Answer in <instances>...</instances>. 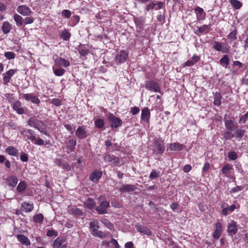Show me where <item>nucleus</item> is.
Returning a JSON list of instances; mask_svg holds the SVG:
<instances>
[{"label":"nucleus","instance_id":"nucleus-35","mask_svg":"<svg viewBox=\"0 0 248 248\" xmlns=\"http://www.w3.org/2000/svg\"><path fill=\"white\" fill-rule=\"evenodd\" d=\"M246 132L245 130L237 129L235 132L234 137L236 139H242Z\"/></svg>","mask_w":248,"mask_h":248},{"label":"nucleus","instance_id":"nucleus-56","mask_svg":"<svg viewBox=\"0 0 248 248\" xmlns=\"http://www.w3.org/2000/svg\"><path fill=\"white\" fill-rule=\"evenodd\" d=\"M33 95L32 93H25L23 94V98L27 101H31Z\"/></svg>","mask_w":248,"mask_h":248},{"label":"nucleus","instance_id":"nucleus-45","mask_svg":"<svg viewBox=\"0 0 248 248\" xmlns=\"http://www.w3.org/2000/svg\"><path fill=\"white\" fill-rule=\"evenodd\" d=\"M95 126L99 128H101L103 127L104 125V120L102 119H98L94 122Z\"/></svg>","mask_w":248,"mask_h":248},{"label":"nucleus","instance_id":"nucleus-15","mask_svg":"<svg viewBox=\"0 0 248 248\" xmlns=\"http://www.w3.org/2000/svg\"><path fill=\"white\" fill-rule=\"evenodd\" d=\"M225 126L226 128L229 131H232L235 130L237 127L236 123H234V121L231 119H225L224 121Z\"/></svg>","mask_w":248,"mask_h":248},{"label":"nucleus","instance_id":"nucleus-16","mask_svg":"<svg viewBox=\"0 0 248 248\" xmlns=\"http://www.w3.org/2000/svg\"><path fill=\"white\" fill-rule=\"evenodd\" d=\"M16 69H10L8 70L4 75L3 78V83L4 85H7L10 80L11 77L16 72Z\"/></svg>","mask_w":248,"mask_h":248},{"label":"nucleus","instance_id":"nucleus-40","mask_svg":"<svg viewBox=\"0 0 248 248\" xmlns=\"http://www.w3.org/2000/svg\"><path fill=\"white\" fill-rule=\"evenodd\" d=\"M71 34L67 30H64L62 31L60 37L64 40L67 41L69 39Z\"/></svg>","mask_w":248,"mask_h":248},{"label":"nucleus","instance_id":"nucleus-4","mask_svg":"<svg viewBox=\"0 0 248 248\" xmlns=\"http://www.w3.org/2000/svg\"><path fill=\"white\" fill-rule=\"evenodd\" d=\"M53 248H67L66 239L63 236L57 237L53 242Z\"/></svg>","mask_w":248,"mask_h":248},{"label":"nucleus","instance_id":"nucleus-1","mask_svg":"<svg viewBox=\"0 0 248 248\" xmlns=\"http://www.w3.org/2000/svg\"><path fill=\"white\" fill-rule=\"evenodd\" d=\"M98 204L95 210L99 214H105L107 213V208L109 206V202L106 200L103 196H100L98 199Z\"/></svg>","mask_w":248,"mask_h":248},{"label":"nucleus","instance_id":"nucleus-6","mask_svg":"<svg viewBox=\"0 0 248 248\" xmlns=\"http://www.w3.org/2000/svg\"><path fill=\"white\" fill-rule=\"evenodd\" d=\"M145 88L151 91L160 92V88L159 85L154 81H147L145 84Z\"/></svg>","mask_w":248,"mask_h":248},{"label":"nucleus","instance_id":"nucleus-49","mask_svg":"<svg viewBox=\"0 0 248 248\" xmlns=\"http://www.w3.org/2000/svg\"><path fill=\"white\" fill-rule=\"evenodd\" d=\"M237 31L234 30L232 31L228 36V39H231L232 40H235L236 39Z\"/></svg>","mask_w":248,"mask_h":248},{"label":"nucleus","instance_id":"nucleus-47","mask_svg":"<svg viewBox=\"0 0 248 248\" xmlns=\"http://www.w3.org/2000/svg\"><path fill=\"white\" fill-rule=\"evenodd\" d=\"M36 119L34 117H31L28 121L29 124L35 128H38L36 124Z\"/></svg>","mask_w":248,"mask_h":248},{"label":"nucleus","instance_id":"nucleus-18","mask_svg":"<svg viewBox=\"0 0 248 248\" xmlns=\"http://www.w3.org/2000/svg\"><path fill=\"white\" fill-rule=\"evenodd\" d=\"M55 66H63L65 67L70 65V62L67 60L62 58H57L55 60Z\"/></svg>","mask_w":248,"mask_h":248},{"label":"nucleus","instance_id":"nucleus-2","mask_svg":"<svg viewBox=\"0 0 248 248\" xmlns=\"http://www.w3.org/2000/svg\"><path fill=\"white\" fill-rule=\"evenodd\" d=\"M90 227L93 235L100 238H104L106 236V234L105 233L101 231H98L99 225L98 222L97 220L91 221L90 223Z\"/></svg>","mask_w":248,"mask_h":248},{"label":"nucleus","instance_id":"nucleus-50","mask_svg":"<svg viewBox=\"0 0 248 248\" xmlns=\"http://www.w3.org/2000/svg\"><path fill=\"white\" fill-rule=\"evenodd\" d=\"M4 56L6 58H7L8 59H14L15 57V54L13 53V52H6L4 53Z\"/></svg>","mask_w":248,"mask_h":248},{"label":"nucleus","instance_id":"nucleus-59","mask_svg":"<svg viewBox=\"0 0 248 248\" xmlns=\"http://www.w3.org/2000/svg\"><path fill=\"white\" fill-rule=\"evenodd\" d=\"M33 18L32 17H27L24 20V22L25 24H31L33 22Z\"/></svg>","mask_w":248,"mask_h":248},{"label":"nucleus","instance_id":"nucleus-23","mask_svg":"<svg viewBox=\"0 0 248 248\" xmlns=\"http://www.w3.org/2000/svg\"><path fill=\"white\" fill-rule=\"evenodd\" d=\"M184 145L179 142L171 143L170 145V149L173 151H179L183 149Z\"/></svg>","mask_w":248,"mask_h":248},{"label":"nucleus","instance_id":"nucleus-44","mask_svg":"<svg viewBox=\"0 0 248 248\" xmlns=\"http://www.w3.org/2000/svg\"><path fill=\"white\" fill-rule=\"evenodd\" d=\"M69 145L67 146V148L70 151H73L76 145V140H71L69 141Z\"/></svg>","mask_w":248,"mask_h":248},{"label":"nucleus","instance_id":"nucleus-31","mask_svg":"<svg viewBox=\"0 0 248 248\" xmlns=\"http://www.w3.org/2000/svg\"><path fill=\"white\" fill-rule=\"evenodd\" d=\"M221 95L219 93H216L215 94L214 104L215 105L219 106L221 105Z\"/></svg>","mask_w":248,"mask_h":248},{"label":"nucleus","instance_id":"nucleus-53","mask_svg":"<svg viewBox=\"0 0 248 248\" xmlns=\"http://www.w3.org/2000/svg\"><path fill=\"white\" fill-rule=\"evenodd\" d=\"M46 235L49 237L57 236L58 233L53 230H48L46 232Z\"/></svg>","mask_w":248,"mask_h":248},{"label":"nucleus","instance_id":"nucleus-12","mask_svg":"<svg viewBox=\"0 0 248 248\" xmlns=\"http://www.w3.org/2000/svg\"><path fill=\"white\" fill-rule=\"evenodd\" d=\"M216 229L213 233V237L215 239H218L222 232V224L219 222H217L216 224Z\"/></svg>","mask_w":248,"mask_h":248},{"label":"nucleus","instance_id":"nucleus-30","mask_svg":"<svg viewBox=\"0 0 248 248\" xmlns=\"http://www.w3.org/2000/svg\"><path fill=\"white\" fill-rule=\"evenodd\" d=\"M56 66L55 65L53 66V71L54 74L57 76H62L65 72V70L62 68H56Z\"/></svg>","mask_w":248,"mask_h":248},{"label":"nucleus","instance_id":"nucleus-60","mask_svg":"<svg viewBox=\"0 0 248 248\" xmlns=\"http://www.w3.org/2000/svg\"><path fill=\"white\" fill-rule=\"evenodd\" d=\"M155 6V3L150 2L145 8L146 10L149 11L150 10L153 9Z\"/></svg>","mask_w":248,"mask_h":248},{"label":"nucleus","instance_id":"nucleus-26","mask_svg":"<svg viewBox=\"0 0 248 248\" xmlns=\"http://www.w3.org/2000/svg\"><path fill=\"white\" fill-rule=\"evenodd\" d=\"M212 25L209 24L208 25H204L201 27H199L198 31L199 33H208L211 30V27Z\"/></svg>","mask_w":248,"mask_h":248},{"label":"nucleus","instance_id":"nucleus-61","mask_svg":"<svg viewBox=\"0 0 248 248\" xmlns=\"http://www.w3.org/2000/svg\"><path fill=\"white\" fill-rule=\"evenodd\" d=\"M170 207L173 211H175L178 209L179 204L177 202H173L170 205Z\"/></svg>","mask_w":248,"mask_h":248},{"label":"nucleus","instance_id":"nucleus-64","mask_svg":"<svg viewBox=\"0 0 248 248\" xmlns=\"http://www.w3.org/2000/svg\"><path fill=\"white\" fill-rule=\"evenodd\" d=\"M155 9L156 10L161 9L164 7V3L161 1L155 3Z\"/></svg>","mask_w":248,"mask_h":248},{"label":"nucleus","instance_id":"nucleus-7","mask_svg":"<svg viewBox=\"0 0 248 248\" xmlns=\"http://www.w3.org/2000/svg\"><path fill=\"white\" fill-rule=\"evenodd\" d=\"M237 231L238 229L237 223L234 220L232 221L231 222L229 223L228 226V233L230 235L232 236L233 235H234L237 233Z\"/></svg>","mask_w":248,"mask_h":248},{"label":"nucleus","instance_id":"nucleus-46","mask_svg":"<svg viewBox=\"0 0 248 248\" xmlns=\"http://www.w3.org/2000/svg\"><path fill=\"white\" fill-rule=\"evenodd\" d=\"M224 137L226 140H231L234 137V134L231 131L228 130L224 133Z\"/></svg>","mask_w":248,"mask_h":248},{"label":"nucleus","instance_id":"nucleus-38","mask_svg":"<svg viewBox=\"0 0 248 248\" xmlns=\"http://www.w3.org/2000/svg\"><path fill=\"white\" fill-rule=\"evenodd\" d=\"M14 18L18 26H21L23 25V18L20 16L18 14H15Z\"/></svg>","mask_w":248,"mask_h":248},{"label":"nucleus","instance_id":"nucleus-13","mask_svg":"<svg viewBox=\"0 0 248 248\" xmlns=\"http://www.w3.org/2000/svg\"><path fill=\"white\" fill-rule=\"evenodd\" d=\"M13 108L15 110L18 114H22L25 113V109L24 108L22 107V104L21 102L17 100L16 101L12 106Z\"/></svg>","mask_w":248,"mask_h":248},{"label":"nucleus","instance_id":"nucleus-52","mask_svg":"<svg viewBox=\"0 0 248 248\" xmlns=\"http://www.w3.org/2000/svg\"><path fill=\"white\" fill-rule=\"evenodd\" d=\"M248 119V111L243 116H242L240 119V123L245 124L247 120Z\"/></svg>","mask_w":248,"mask_h":248},{"label":"nucleus","instance_id":"nucleus-48","mask_svg":"<svg viewBox=\"0 0 248 248\" xmlns=\"http://www.w3.org/2000/svg\"><path fill=\"white\" fill-rule=\"evenodd\" d=\"M159 176V171H156V170H153L149 175V178L151 179H154L156 178Z\"/></svg>","mask_w":248,"mask_h":248},{"label":"nucleus","instance_id":"nucleus-58","mask_svg":"<svg viewBox=\"0 0 248 248\" xmlns=\"http://www.w3.org/2000/svg\"><path fill=\"white\" fill-rule=\"evenodd\" d=\"M51 103L56 106H59L61 105V100L58 98H54L52 99Z\"/></svg>","mask_w":248,"mask_h":248},{"label":"nucleus","instance_id":"nucleus-14","mask_svg":"<svg viewBox=\"0 0 248 248\" xmlns=\"http://www.w3.org/2000/svg\"><path fill=\"white\" fill-rule=\"evenodd\" d=\"M213 47L218 51H221L224 53H228L229 51V49L228 47L223 46L220 43L217 41H214L213 43Z\"/></svg>","mask_w":248,"mask_h":248},{"label":"nucleus","instance_id":"nucleus-37","mask_svg":"<svg viewBox=\"0 0 248 248\" xmlns=\"http://www.w3.org/2000/svg\"><path fill=\"white\" fill-rule=\"evenodd\" d=\"M95 203L93 199L89 198L85 202V205L86 207L90 209H92L95 206Z\"/></svg>","mask_w":248,"mask_h":248},{"label":"nucleus","instance_id":"nucleus-55","mask_svg":"<svg viewBox=\"0 0 248 248\" xmlns=\"http://www.w3.org/2000/svg\"><path fill=\"white\" fill-rule=\"evenodd\" d=\"M62 15L66 18H69L71 16V12L68 10H64L62 11Z\"/></svg>","mask_w":248,"mask_h":248},{"label":"nucleus","instance_id":"nucleus-62","mask_svg":"<svg viewBox=\"0 0 248 248\" xmlns=\"http://www.w3.org/2000/svg\"><path fill=\"white\" fill-rule=\"evenodd\" d=\"M31 101L33 103H34V104H36L37 105H39L40 102L39 99L36 96H35V95L33 96V97H32V99L31 100Z\"/></svg>","mask_w":248,"mask_h":248},{"label":"nucleus","instance_id":"nucleus-43","mask_svg":"<svg viewBox=\"0 0 248 248\" xmlns=\"http://www.w3.org/2000/svg\"><path fill=\"white\" fill-rule=\"evenodd\" d=\"M35 223H41L44 219V216L42 214H38L35 215L33 218Z\"/></svg>","mask_w":248,"mask_h":248},{"label":"nucleus","instance_id":"nucleus-24","mask_svg":"<svg viewBox=\"0 0 248 248\" xmlns=\"http://www.w3.org/2000/svg\"><path fill=\"white\" fill-rule=\"evenodd\" d=\"M33 203L24 202L21 205V210L26 212H30L33 209Z\"/></svg>","mask_w":248,"mask_h":248},{"label":"nucleus","instance_id":"nucleus-34","mask_svg":"<svg viewBox=\"0 0 248 248\" xmlns=\"http://www.w3.org/2000/svg\"><path fill=\"white\" fill-rule=\"evenodd\" d=\"M11 25L8 22H4L2 26V30L4 33L7 34L11 30Z\"/></svg>","mask_w":248,"mask_h":248},{"label":"nucleus","instance_id":"nucleus-10","mask_svg":"<svg viewBox=\"0 0 248 248\" xmlns=\"http://www.w3.org/2000/svg\"><path fill=\"white\" fill-rule=\"evenodd\" d=\"M17 11L20 14L24 16H28L31 14V9L26 5H20L17 8Z\"/></svg>","mask_w":248,"mask_h":248},{"label":"nucleus","instance_id":"nucleus-17","mask_svg":"<svg viewBox=\"0 0 248 248\" xmlns=\"http://www.w3.org/2000/svg\"><path fill=\"white\" fill-rule=\"evenodd\" d=\"M136 189L135 185L126 184L123 185L119 189V191L121 193H126L133 191Z\"/></svg>","mask_w":248,"mask_h":248},{"label":"nucleus","instance_id":"nucleus-27","mask_svg":"<svg viewBox=\"0 0 248 248\" xmlns=\"http://www.w3.org/2000/svg\"><path fill=\"white\" fill-rule=\"evenodd\" d=\"M137 230L145 234H147L148 235H151L152 234V232L149 229L146 227H142L140 225L136 226Z\"/></svg>","mask_w":248,"mask_h":248},{"label":"nucleus","instance_id":"nucleus-33","mask_svg":"<svg viewBox=\"0 0 248 248\" xmlns=\"http://www.w3.org/2000/svg\"><path fill=\"white\" fill-rule=\"evenodd\" d=\"M27 184L25 181L20 182L17 186L16 189L18 192L21 193L26 188Z\"/></svg>","mask_w":248,"mask_h":248},{"label":"nucleus","instance_id":"nucleus-5","mask_svg":"<svg viewBox=\"0 0 248 248\" xmlns=\"http://www.w3.org/2000/svg\"><path fill=\"white\" fill-rule=\"evenodd\" d=\"M154 152L156 154H162L165 151L164 143L160 138L154 141Z\"/></svg>","mask_w":248,"mask_h":248},{"label":"nucleus","instance_id":"nucleus-21","mask_svg":"<svg viewBox=\"0 0 248 248\" xmlns=\"http://www.w3.org/2000/svg\"><path fill=\"white\" fill-rule=\"evenodd\" d=\"M233 168L230 164H227L222 168V173L226 177H229Z\"/></svg>","mask_w":248,"mask_h":248},{"label":"nucleus","instance_id":"nucleus-51","mask_svg":"<svg viewBox=\"0 0 248 248\" xmlns=\"http://www.w3.org/2000/svg\"><path fill=\"white\" fill-rule=\"evenodd\" d=\"M228 156L230 159L233 160L236 159L237 158V155L236 153L234 151L229 152L228 153Z\"/></svg>","mask_w":248,"mask_h":248},{"label":"nucleus","instance_id":"nucleus-11","mask_svg":"<svg viewBox=\"0 0 248 248\" xmlns=\"http://www.w3.org/2000/svg\"><path fill=\"white\" fill-rule=\"evenodd\" d=\"M87 133L85 128L83 126H78L75 132L77 137L80 139L86 138L87 137Z\"/></svg>","mask_w":248,"mask_h":248},{"label":"nucleus","instance_id":"nucleus-63","mask_svg":"<svg viewBox=\"0 0 248 248\" xmlns=\"http://www.w3.org/2000/svg\"><path fill=\"white\" fill-rule=\"evenodd\" d=\"M104 223L106 224V226L110 230H112L113 228V225L112 223L108 222V220L105 219Z\"/></svg>","mask_w":248,"mask_h":248},{"label":"nucleus","instance_id":"nucleus-42","mask_svg":"<svg viewBox=\"0 0 248 248\" xmlns=\"http://www.w3.org/2000/svg\"><path fill=\"white\" fill-rule=\"evenodd\" d=\"M78 52L82 56H85L88 53V49L84 46H79Z\"/></svg>","mask_w":248,"mask_h":248},{"label":"nucleus","instance_id":"nucleus-39","mask_svg":"<svg viewBox=\"0 0 248 248\" xmlns=\"http://www.w3.org/2000/svg\"><path fill=\"white\" fill-rule=\"evenodd\" d=\"M232 7L235 9H239L242 5V3L237 0H230Z\"/></svg>","mask_w":248,"mask_h":248},{"label":"nucleus","instance_id":"nucleus-9","mask_svg":"<svg viewBox=\"0 0 248 248\" xmlns=\"http://www.w3.org/2000/svg\"><path fill=\"white\" fill-rule=\"evenodd\" d=\"M5 182L7 186L13 188L17 185L18 179L16 175H10L5 179Z\"/></svg>","mask_w":248,"mask_h":248},{"label":"nucleus","instance_id":"nucleus-22","mask_svg":"<svg viewBox=\"0 0 248 248\" xmlns=\"http://www.w3.org/2000/svg\"><path fill=\"white\" fill-rule=\"evenodd\" d=\"M150 117V110L148 108L145 107L142 110L141 116V119L145 122H148L149 120Z\"/></svg>","mask_w":248,"mask_h":248},{"label":"nucleus","instance_id":"nucleus-3","mask_svg":"<svg viewBox=\"0 0 248 248\" xmlns=\"http://www.w3.org/2000/svg\"><path fill=\"white\" fill-rule=\"evenodd\" d=\"M108 120L112 128L119 127L122 124V120L114 116L112 113H109L108 115Z\"/></svg>","mask_w":248,"mask_h":248},{"label":"nucleus","instance_id":"nucleus-32","mask_svg":"<svg viewBox=\"0 0 248 248\" xmlns=\"http://www.w3.org/2000/svg\"><path fill=\"white\" fill-rule=\"evenodd\" d=\"M104 160L107 162H112V163H117L118 160L117 157L109 155H106L104 157Z\"/></svg>","mask_w":248,"mask_h":248},{"label":"nucleus","instance_id":"nucleus-29","mask_svg":"<svg viewBox=\"0 0 248 248\" xmlns=\"http://www.w3.org/2000/svg\"><path fill=\"white\" fill-rule=\"evenodd\" d=\"M6 152L11 155L17 156L18 154V150L13 146H8L6 149Z\"/></svg>","mask_w":248,"mask_h":248},{"label":"nucleus","instance_id":"nucleus-20","mask_svg":"<svg viewBox=\"0 0 248 248\" xmlns=\"http://www.w3.org/2000/svg\"><path fill=\"white\" fill-rule=\"evenodd\" d=\"M102 175V173L101 171L95 170L93 171L90 176V179L93 182H96L101 177Z\"/></svg>","mask_w":248,"mask_h":248},{"label":"nucleus","instance_id":"nucleus-54","mask_svg":"<svg viewBox=\"0 0 248 248\" xmlns=\"http://www.w3.org/2000/svg\"><path fill=\"white\" fill-rule=\"evenodd\" d=\"M243 189H244L243 186H235V187H233V188H232V190H231V193L236 192L242 190Z\"/></svg>","mask_w":248,"mask_h":248},{"label":"nucleus","instance_id":"nucleus-36","mask_svg":"<svg viewBox=\"0 0 248 248\" xmlns=\"http://www.w3.org/2000/svg\"><path fill=\"white\" fill-rule=\"evenodd\" d=\"M236 207L235 205L233 204L231 205L229 207H226L225 208H224L222 210V214L224 215H227L229 213V212H231L234 211V210L235 209Z\"/></svg>","mask_w":248,"mask_h":248},{"label":"nucleus","instance_id":"nucleus-28","mask_svg":"<svg viewBox=\"0 0 248 248\" xmlns=\"http://www.w3.org/2000/svg\"><path fill=\"white\" fill-rule=\"evenodd\" d=\"M200 58L199 56L197 55H194L191 58V60H188L185 62V66H191L196 62H198Z\"/></svg>","mask_w":248,"mask_h":248},{"label":"nucleus","instance_id":"nucleus-25","mask_svg":"<svg viewBox=\"0 0 248 248\" xmlns=\"http://www.w3.org/2000/svg\"><path fill=\"white\" fill-rule=\"evenodd\" d=\"M68 211L70 214H72L77 216H80L82 215V210L75 206L69 207Z\"/></svg>","mask_w":248,"mask_h":248},{"label":"nucleus","instance_id":"nucleus-57","mask_svg":"<svg viewBox=\"0 0 248 248\" xmlns=\"http://www.w3.org/2000/svg\"><path fill=\"white\" fill-rule=\"evenodd\" d=\"M20 159L23 162H26L28 160V155L25 153H22L20 156Z\"/></svg>","mask_w":248,"mask_h":248},{"label":"nucleus","instance_id":"nucleus-19","mask_svg":"<svg viewBox=\"0 0 248 248\" xmlns=\"http://www.w3.org/2000/svg\"><path fill=\"white\" fill-rule=\"evenodd\" d=\"M16 238L19 242H20L23 245L26 246H29L31 245L30 240L26 236L23 234H17Z\"/></svg>","mask_w":248,"mask_h":248},{"label":"nucleus","instance_id":"nucleus-8","mask_svg":"<svg viewBox=\"0 0 248 248\" xmlns=\"http://www.w3.org/2000/svg\"><path fill=\"white\" fill-rule=\"evenodd\" d=\"M128 54L124 50H121L115 57L116 61L120 63L124 62L128 58Z\"/></svg>","mask_w":248,"mask_h":248},{"label":"nucleus","instance_id":"nucleus-41","mask_svg":"<svg viewBox=\"0 0 248 248\" xmlns=\"http://www.w3.org/2000/svg\"><path fill=\"white\" fill-rule=\"evenodd\" d=\"M220 64L226 68L229 63V59L228 55H224L220 60Z\"/></svg>","mask_w":248,"mask_h":248}]
</instances>
